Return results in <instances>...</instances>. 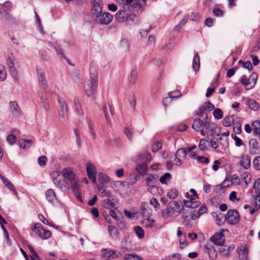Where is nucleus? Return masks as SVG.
Here are the masks:
<instances>
[{
  "instance_id": "obj_11",
  "label": "nucleus",
  "mask_w": 260,
  "mask_h": 260,
  "mask_svg": "<svg viewBox=\"0 0 260 260\" xmlns=\"http://www.w3.org/2000/svg\"><path fill=\"white\" fill-rule=\"evenodd\" d=\"M86 172L89 178L93 184H95L96 182V175L97 172L95 167L91 162H87L86 165Z\"/></svg>"
},
{
  "instance_id": "obj_12",
  "label": "nucleus",
  "mask_w": 260,
  "mask_h": 260,
  "mask_svg": "<svg viewBox=\"0 0 260 260\" xmlns=\"http://www.w3.org/2000/svg\"><path fill=\"white\" fill-rule=\"evenodd\" d=\"M113 16L109 12L102 13L98 18H96V22L102 24L107 25L109 24L113 20Z\"/></svg>"
},
{
  "instance_id": "obj_47",
  "label": "nucleus",
  "mask_w": 260,
  "mask_h": 260,
  "mask_svg": "<svg viewBox=\"0 0 260 260\" xmlns=\"http://www.w3.org/2000/svg\"><path fill=\"white\" fill-rule=\"evenodd\" d=\"M155 221L153 219H150V218L144 219V223L145 226L148 228L151 229L154 225Z\"/></svg>"
},
{
  "instance_id": "obj_37",
  "label": "nucleus",
  "mask_w": 260,
  "mask_h": 260,
  "mask_svg": "<svg viewBox=\"0 0 260 260\" xmlns=\"http://www.w3.org/2000/svg\"><path fill=\"white\" fill-rule=\"evenodd\" d=\"M32 144V141L31 140H21L19 141L20 147L22 148H28Z\"/></svg>"
},
{
  "instance_id": "obj_53",
  "label": "nucleus",
  "mask_w": 260,
  "mask_h": 260,
  "mask_svg": "<svg viewBox=\"0 0 260 260\" xmlns=\"http://www.w3.org/2000/svg\"><path fill=\"white\" fill-rule=\"evenodd\" d=\"M135 233L139 238H142L144 236V232L142 228L139 226H137L135 229Z\"/></svg>"
},
{
  "instance_id": "obj_13",
  "label": "nucleus",
  "mask_w": 260,
  "mask_h": 260,
  "mask_svg": "<svg viewBox=\"0 0 260 260\" xmlns=\"http://www.w3.org/2000/svg\"><path fill=\"white\" fill-rule=\"evenodd\" d=\"M63 179L66 180L69 182H71L76 178L74 172L69 168H64L61 172Z\"/></svg>"
},
{
  "instance_id": "obj_50",
  "label": "nucleus",
  "mask_w": 260,
  "mask_h": 260,
  "mask_svg": "<svg viewBox=\"0 0 260 260\" xmlns=\"http://www.w3.org/2000/svg\"><path fill=\"white\" fill-rule=\"evenodd\" d=\"M140 0H126V3L127 5H129L133 8H137L140 7Z\"/></svg>"
},
{
  "instance_id": "obj_8",
  "label": "nucleus",
  "mask_w": 260,
  "mask_h": 260,
  "mask_svg": "<svg viewBox=\"0 0 260 260\" xmlns=\"http://www.w3.org/2000/svg\"><path fill=\"white\" fill-rule=\"evenodd\" d=\"M103 206L106 209H117L118 208V203L116 201L113 195L109 196L108 198L105 199L102 202Z\"/></svg>"
},
{
  "instance_id": "obj_29",
  "label": "nucleus",
  "mask_w": 260,
  "mask_h": 260,
  "mask_svg": "<svg viewBox=\"0 0 260 260\" xmlns=\"http://www.w3.org/2000/svg\"><path fill=\"white\" fill-rule=\"evenodd\" d=\"M70 184V187L71 186L72 190L74 192L75 194L78 193V189L80 187V185L79 184V180L76 177L73 181L69 182Z\"/></svg>"
},
{
  "instance_id": "obj_62",
  "label": "nucleus",
  "mask_w": 260,
  "mask_h": 260,
  "mask_svg": "<svg viewBox=\"0 0 260 260\" xmlns=\"http://www.w3.org/2000/svg\"><path fill=\"white\" fill-rule=\"evenodd\" d=\"M162 144L160 142H157L152 145V151L156 152L161 148Z\"/></svg>"
},
{
  "instance_id": "obj_35",
  "label": "nucleus",
  "mask_w": 260,
  "mask_h": 260,
  "mask_svg": "<svg viewBox=\"0 0 260 260\" xmlns=\"http://www.w3.org/2000/svg\"><path fill=\"white\" fill-rule=\"evenodd\" d=\"M2 181L6 187H7L8 189L12 190L16 196L18 195L17 191L14 188L13 185L8 179L6 178H2Z\"/></svg>"
},
{
  "instance_id": "obj_38",
  "label": "nucleus",
  "mask_w": 260,
  "mask_h": 260,
  "mask_svg": "<svg viewBox=\"0 0 260 260\" xmlns=\"http://www.w3.org/2000/svg\"><path fill=\"white\" fill-rule=\"evenodd\" d=\"M248 105L250 109L253 111H257L259 109L258 104L254 100L251 99L247 101Z\"/></svg>"
},
{
  "instance_id": "obj_42",
  "label": "nucleus",
  "mask_w": 260,
  "mask_h": 260,
  "mask_svg": "<svg viewBox=\"0 0 260 260\" xmlns=\"http://www.w3.org/2000/svg\"><path fill=\"white\" fill-rule=\"evenodd\" d=\"M207 112V110L206 109V107H205L204 104L201 106L198 110L196 111L195 114L196 115H199L200 117H204V118L205 117L206 112Z\"/></svg>"
},
{
  "instance_id": "obj_7",
  "label": "nucleus",
  "mask_w": 260,
  "mask_h": 260,
  "mask_svg": "<svg viewBox=\"0 0 260 260\" xmlns=\"http://www.w3.org/2000/svg\"><path fill=\"white\" fill-rule=\"evenodd\" d=\"M0 19L6 24H11L16 22L15 18L0 6Z\"/></svg>"
},
{
  "instance_id": "obj_3",
  "label": "nucleus",
  "mask_w": 260,
  "mask_h": 260,
  "mask_svg": "<svg viewBox=\"0 0 260 260\" xmlns=\"http://www.w3.org/2000/svg\"><path fill=\"white\" fill-rule=\"evenodd\" d=\"M257 75L255 73H252L249 76V78L244 75L240 79L241 83L245 86V88L246 90H249L252 88L257 80Z\"/></svg>"
},
{
  "instance_id": "obj_15",
  "label": "nucleus",
  "mask_w": 260,
  "mask_h": 260,
  "mask_svg": "<svg viewBox=\"0 0 260 260\" xmlns=\"http://www.w3.org/2000/svg\"><path fill=\"white\" fill-rule=\"evenodd\" d=\"M251 195L254 200L260 197V178L255 181L253 185V189L251 190Z\"/></svg>"
},
{
  "instance_id": "obj_43",
  "label": "nucleus",
  "mask_w": 260,
  "mask_h": 260,
  "mask_svg": "<svg viewBox=\"0 0 260 260\" xmlns=\"http://www.w3.org/2000/svg\"><path fill=\"white\" fill-rule=\"evenodd\" d=\"M181 255L179 253H173L171 255L167 256L161 260H180L181 259Z\"/></svg>"
},
{
  "instance_id": "obj_51",
  "label": "nucleus",
  "mask_w": 260,
  "mask_h": 260,
  "mask_svg": "<svg viewBox=\"0 0 260 260\" xmlns=\"http://www.w3.org/2000/svg\"><path fill=\"white\" fill-rule=\"evenodd\" d=\"M171 178V175L169 173H165L159 179V181L162 184H167V180Z\"/></svg>"
},
{
  "instance_id": "obj_39",
  "label": "nucleus",
  "mask_w": 260,
  "mask_h": 260,
  "mask_svg": "<svg viewBox=\"0 0 260 260\" xmlns=\"http://www.w3.org/2000/svg\"><path fill=\"white\" fill-rule=\"evenodd\" d=\"M108 231L110 234V236L113 239H117L118 237V232L116 228L112 225H110L108 226Z\"/></svg>"
},
{
  "instance_id": "obj_52",
  "label": "nucleus",
  "mask_w": 260,
  "mask_h": 260,
  "mask_svg": "<svg viewBox=\"0 0 260 260\" xmlns=\"http://www.w3.org/2000/svg\"><path fill=\"white\" fill-rule=\"evenodd\" d=\"M213 114L215 118L217 119H220L223 117L222 111L219 108L215 109L213 112Z\"/></svg>"
},
{
  "instance_id": "obj_58",
  "label": "nucleus",
  "mask_w": 260,
  "mask_h": 260,
  "mask_svg": "<svg viewBox=\"0 0 260 260\" xmlns=\"http://www.w3.org/2000/svg\"><path fill=\"white\" fill-rule=\"evenodd\" d=\"M167 196L172 199H175L178 196V190L176 189H173L169 191L167 193Z\"/></svg>"
},
{
  "instance_id": "obj_34",
  "label": "nucleus",
  "mask_w": 260,
  "mask_h": 260,
  "mask_svg": "<svg viewBox=\"0 0 260 260\" xmlns=\"http://www.w3.org/2000/svg\"><path fill=\"white\" fill-rule=\"evenodd\" d=\"M98 180L101 184H104L110 181L109 177L103 173L98 174Z\"/></svg>"
},
{
  "instance_id": "obj_33",
  "label": "nucleus",
  "mask_w": 260,
  "mask_h": 260,
  "mask_svg": "<svg viewBox=\"0 0 260 260\" xmlns=\"http://www.w3.org/2000/svg\"><path fill=\"white\" fill-rule=\"evenodd\" d=\"M209 146V142L207 140L202 138L200 140L199 144V148L202 151H205L208 149Z\"/></svg>"
},
{
  "instance_id": "obj_60",
  "label": "nucleus",
  "mask_w": 260,
  "mask_h": 260,
  "mask_svg": "<svg viewBox=\"0 0 260 260\" xmlns=\"http://www.w3.org/2000/svg\"><path fill=\"white\" fill-rule=\"evenodd\" d=\"M181 93L180 91L176 90L174 91H171L169 93V96L171 98V99H176L181 96Z\"/></svg>"
},
{
  "instance_id": "obj_64",
  "label": "nucleus",
  "mask_w": 260,
  "mask_h": 260,
  "mask_svg": "<svg viewBox=\"0 0 260 260\" xmlns=\"http://www.w3.org/2000/svg\"><path fill=\"white\" fill-rule=\"evenodd\" d=\"M233 182L230 179H225L220 184L221 187H229L232 184Z\"/></svg>"
},
{
  "instance_id": "obj_40",
  "label": "nucleus",
  "mask_w": 260,
  "mask_h": 260,
  "mask_svg": "<svg viewBox=\"0 0 260 260\" xmlns=\"http://www.w3.org/2000/svg\"><path fill=\"white\" fill-rule=\"evenodd\" d=\"M174 212L172 210L169 205L168 204V207L166 209L162 210L161 215L164 218H167L169 216L173 215Z\"/></svg>"
},
{
  "instance_id": "obj_32",
  "label": "nucleus",
  "mask_w": 260,
  "mask_h": 260,
  "mask_svg": "<svg viewBox=\"0 0 260 260\" xmlns=\"http://www.w3.org/2000/svg\"><path fill=\"white\" fill-rule=\"evenodd\" d=\"M239 258L241 260H246L248 255V250L246 248L242 247L238 251Z\"/></svg>"
},
{
  "instance_id": "obj_41",
  "label": "nucleus",
  "mask_w": 260,
  "mask_h": 260,
  "mask_svg": "<svg viewBox=\"0 0 260 260\" xmlns=\"http://www.w3.org/2000/svg\"><path fill=\"white\" fill-rule=\"evenodd\" d=\"M125 11L124 10L118 11L115 15V19L119 22H122L124 20Z\"/></svg>"
},
{
  "instance_id": "obj_26",
  "label": "nucleus",
  "mask_w": 260,
  "mask_h": 260,
  "mask_svg": "<svg viewBox=\"0 0 260 260\" xmlns=\"http://www.w3.org/2000/svg\"><path fill=\"white\" fill-rule=\"evenodd\" d=\"M105 252L103 253L104 256L106 259H113L118 257L117 251L113 250H105Z\"/></svg>"
},
{
  "instance_id": "obj_5",
  "label": "nucleus",
  "mask_w": 260,
  "mask_h": 260,
  "mask_svg": "<svg viewBox=\"0 0 260 260\" xmlns=\"http://www.w3.org/2000/svg\"><path fill=\"white\" fill-rule=\"evenodd\" d=\"M36 70L39 85L47 91L48 88L47 86V81L45 76V71L44 69L39 66H37Z\"/></svg>"
},
{
  "instance_id": "obj_30",
  "label": "nucleus",
  "mask_w": 260,
  "mask_h": 260,
  "mask_svg": "<svg viewBox=\"0 0 260 260\" xmlns=\"http://www.w3.org/2000/svg\"><path fill=\"white\" fill-rule=\"evenodd\" d=\"M119 47L123 51H128L129 49V44L128 40L125 39H122L119 43Z\"/></svg>"
},
{
  "instance_id": "obj_55",
  "label": "nucleus",
  "mask_w": 260,
  "mask_h": 260,
  "mask_svg": "<svg viewBox=\"0 0 260 260\" xmlns=\"http://www.w3.org/2000/svg\"><path fill=\"white\" fill-rule=\"evenodd\" d=\"M102 8L92 7L91 9L92 13L96 17V18H98L99 16L102 14Z\"/></svg>"
},
{
  "instance_id": "obj_9",
  "label": "nucleus",
  "mask_w": 260,
  "mask_h": 260,
  "mask_svg": "<svg viewBox=\"0 0 260 260\" xmlns=\"http://www.w3.org/2000/svg\"><path fill=\"white\" fill-rule=\"evenodd\" d=\"M53 182L54 185L63 191H66L70 189V184L69 182L65 179H61L59 176L53 178Z\"/></svg>"
},
{
  "instance_id": "obj_63",
  "label": "nucleus",
  "mask_w": 260,
  "mask_h": 260,
  "mask_svg": "<svg viewBox=\"0 0 260 260\" xmlns=\"http://www.w3.org/2000/svg\"><path fill=\"white\" fill-rule=\"evenodd\" d=\"M47 160V159L45 156H40L38 159V164L41 166H44L46 165Z\"/></svg>"
},
{
  "instance_id": "obj_48",
  "label": "nucleus",
  "mask_w": 260,
  "mask_h": 260,
  "mask_svg": "<svg viewBox=\"0 0 260 260\" xmlns=\"http://www.w3.org/2000/svg\"><path fill=\"white\" fill-rule=\"evenodd\" d=\"M7 78V71L5 67L0 64V81H4Z\"/></svg>"
},
{
  "instance_id": "obj_2",
  "label": "nucleus",
  "mask_w": 260,
  "mask_h": 260,
  "mask_svg": "<svg viewBox=\"0 0 260 260\" xmlns=\"http://www.w3.org/2000/svg\"><path fill=\"white\" fill-rule=\"evenodd\" d=\"M91 80H89L84 86L85 91L88 96H92L95 93L98 86V77L96 71L94 68L90 69Z\"/></svg>"
},
{
  "instance_id": "obj_16",
  "label": "nucleus",
  "mask_w": 260,
  "mask_h": 260,
  "mask_svg": "<svg viewBox=\"0 0 260 260\" xmlns=\"http://www.w3.org/2000/svg\"><path fill=\"white\" fill-rule=\"evenodd\" d=\"M189 200H184V204L187 208H196L200 206L201 203L197 198L188 197Z\"/></svg>"
},
{
  "instance_id": "obj_54",
  "label": "nucleus",
  "mask_w": 260,
  "mask_h": 260,
  "mask_svg": "<svg viewBox=\"0 0 260 260\" xmlns=\"http://www.w3.org/2000/svg\"><path fill=\"white\" fill-rule=\"evenodd\" d=\"M254 169L256 170H260V156L255 157L253 160Z\"/></svg>"
},
{
  "instance_id": "obj_49",
  "label": "nucleus",
  "mask_w": 260,
  "mask_h": 260,
  "mask_svg": "<svg viewBox=\"0 0 260 260\" xmlns=\"http://www.w3.org/2000/svg\"><path fill=\"white\" fill-rule=\"evenodd\" d=\"M251 177V175L248 172H245L242 175V180L244 181L246 186L250 182Z\"/></svg>"
},
{
  "instance_id": "obj_61",
  "label": "nucleus",
  "mask_w": 260,
  "mask_h": 260,
  "mask_svg": "<svg viewBox=\"0 0 260 260\" xmlns=\"http://www.w3.org/2000/svg\"><path fill=\"white\" fill-rule=\"evenodd\" d=\"M228 246L225 245L223 247H221L220 249V252L221 254H222L224 256H225L226 257H228L229 256V250L228 249Z\"/></svg>"
},
{
  "instance_id": "obj_25",
  "label": "nucleus",
  "mask_w": 260,
  "mask_h": 260,
  "mask_svg": "<svg viewBox=\"0 0 260 260\" xmlns=\"http://www.w3.org/2000/svg\"><path fill=\"white\" fill-rule=\"evenodd\" d=\"M148 168L147 163L145 162H140L137 165L136 170L140 175H143Z\"/></svg>"
},
{
  "instance_id": "obj_27",
  "label": "nucleus",
  "mask_w": 260,
  "mask_h": 260,
  "mask_svg": "<svg viewBox=\"0 0 260 260\" xmlns=\"http://www.w3.org/2000/svg\"><path fill=\"white\" fill-rule=\"evenodd\" d=\"M151 159V157L149 153L145 152L142 154H140L137 156L138 161L141 162H149Z\"/></svg>"
},
{
  "instance_id": "obj_28",
  "label": "nucleus",
  "mask_w": 260,
  "mask_h": 260,
  "mask_svg": "<svg viewBox=\"0 0 260 260\" xmlns=\"http://www.w3.org/2000/svg\"><path fill=\"white\" fill-rule=\"evenodd\" d=\"M169 205L173 212L175 211L178 213L181 212V210L183 207V206L181 207V205L178 202L174 201L170 202Z\"/></svg>"
},
{
  "instance_id": "obj_57",
  "label": "nucleus",
  "mask_w": 260,
  "mask_h": 260,
  "mask_svg": "<svg viewBox=\"0 0 260 260\" xmlns=\"http://www.w3.org/2000/svg\"><path fill=\"white\" fill-rule=\"evenodd\" d=\"M88 126L89 129V132L91 133L93 139L96 138V133L94 129V125L90 121H88Z\"/></svg>"
},
{
  "instance_id": "obj_1",
  "label": "nucleus",
  "mask_w": 260,
  "mask_h": 260,
  "mask_svg": "<svg viewBox=\"0 0 260 260\" xmlns=\"http://www.w3.org/2000/svg\"><path fill=\"white\" fill-rule=\"evenodd\" d=\"M207 119L208 115L206 114L203 120L200 118L194 119L192 124V128L196 131L199 132L200 128L202 127H204L206 130V137L208 139H210V137L212 138L215 135L219 136V132H217L218 129L217 125L208 121Z\"/></svg>"
},
{
  "instance_id": "obj_20",
  "label": "nucleus",
  "mask_w": 260,
  "mask_h": 260,
  "mask_svg": "<svg viewBox=\"0 0 260 260\" xmlns=\"http://www.w3.org/2000/svg\"><path fill=\"white\" fill-rule=\"evenodd\" d=\"M249 153L250 154H255L258 150V143L255 139H251L249 141Z\"/></svg>"
},
{
  "instance_id": "obj_31",
  "label": "nucleus",
  "mask_w": 260,
  "mask_h": 260,
  "mask_svg": "<svg viewBox=\"0 0 260 260\" xmlns=\"http://www.w3.org/2000/svg\"><path fill=\"white\" fill-rule=\"evenodd\" d=\"M192 67L195 71H199L200 67V57L198 53H196L193 57Z\"/></svg>"
},
{
  "instance_id": "obj_23",
  "label": "nucleus",
  "mask_w": 260,
  "mask_h": 260,
  "mask_svg": "<svg viewBox=\"0 0 260 260\" xmlns=\"http://www.w3.org/2000/svg\"><path fill=\"white\" fill-rule=\"evenodd\" d=\"M205 251L209 255L210 259L214 260L216 258L217 251L212 246L206 245L204 246Z\"/></svg>"
},
{
  "instance_id": "obj_24",
  "label": "nucleus",
  "mask_w": 260,
  "mask_h": 260,
  "mask_svg": "<svg viewBox=\"0 0 260 260\" xmlns=\"http://www.w3.org/2000/svg\"><path fill=\"white\" fill-rule=\"evenodd\" d=\"M235 118L237 119L234 115L225 116L223 120V125L226 127L230 126L232 125H235L236 124Z\"/></svg>"
},
{
  "instance_id": "obj_45",
  "label": "nucleus",
  "mask_w": 260,
  "mask_h": 260,
  "mask_svg": "<svg viewBox=\"0 0 260 260\" xmlns=\"http://www.w3.org/2000/svg\"><path fill=\"white\" fill-rule=\"evenodd\" d=\"M188 17L189 16L188 15H185L183 17V18L180 21L179 23L175 26L174 30L177 31H179L180 30L181 26L184 25L186 23V22L188 21Z\"/></svg>"
},
{
  "instance_id": "obj_17",
  "label": "nucleus",
  "mask_w": 260,
  "mask_h": 260,
  "mask_svg": "<svg viewBox=\"0 0 260 260\" xmlns=\"http://www.w3.org/2000/svg\"><path fill=\"white\" fill-rule=\"evenodd\" d=\"M145 181L149 191L151 192L153 189H155L154 184L157 182V178L154 175L149 174Z\"/></svg>"
},
{
  "instance_id": "obj_10",
  "label": "nucleus",
  "mask_w": 260,
  "mask_h": 260,
  "mask_svg": "<svg viewBox=\"0 0 260 260\" xmlns=\"http://www.w3.org/2000/svg\"><path fill=\"white\" fill-rule=\"evenodd\" d=\"M58 107L57 110L59 117L64 118L68 114V107L65 101L61 98H58Z\"/></svg>"
},
{
  "instance_id": "obj_21",
  "label": "nucleus",
  "mask_w": 260,
  "mask_h": 260,
  "mask_svg": "<svg viewBox=\"0 0 260 260\" xmlns=\"http://www.w3.org/2000/svg\"><path fill=\"white\" fill-rule=\"evenodd\" d=\"M240 165L245 169H248L250 167L251 159L247 154H243L241 157Z\"/></svg>"
},
{
  "instance_id": "obj_4",
  "label": "nucleus",
  "mask_w": 260,
  "mask_h": 260,
  "mask_svg": "<svg viewBox=\"0 0 260 260\" xmlns=\"http://www.w3.org/2000/svg\"><path fill=\"white\" fill-rule=\"evenodd\" d=\"M31 229L42 239H48L51 236V232L43 229L40 223H36Z\"/></svg>"
},
{
  "instance_id": "obj_44",
  "label": "nucleus",
  "mask_w": 260,
  "mask_h": 260,
  "mask_svg": "<svg viewBox=\"0 0 260 260\" xmlns=\"http://www.w3.org/2000/svg\"><path fill=\"white\" fill-rule=\"evenodd\" d=\"M187 154V150L184 148L179 149L175 154L177 157L184 158Z\"/></svg>"
},
{
  "instance_id": "obj_19",
  "label": "nucleus",
  "mask_w": 260,
  "mask_h": 260,
  "mask_svg": "<svg viewBox=\"0 0 260 260\" xmlns=\"http://www.w3.org/2000/svg\"><path fill=\"white\" fill-rule=\"evenodd\" d=\"M45 197L46 200L52 204H55L57 202V198L54 190L52 189H49L46 191Z\"/></svg>"
},
{
  "instance_id": "obj_36",
  "label": "nucleus",
  "mask_w": 260,
  "mask_h": 260,
  "mask_svg": "<svg viewBox=\"0 0 260 260\" xmlns=\"http://www.w3.org/2000/svg\"><path fill=\"white\" fill-rule=\"evenodd\" d=\"M138 78V72L136 69H133L131 71L130 74V78L129 79V83L131 85H134L136 83V80Z\"/></svg>"
},
{
  "instance_id": "obj_6",
  "label": "nucleus",
  "mask_w": 260,
  "mask_h": 260,
  "mask_svg": "<svg viewBox=\"0 0 260 260\" xmlns=\"http://www.w3.org/2000/svg\"><path fill=\"white\" fill-rule=\"evenodd\" d=\"M240 217L239 212L235 209H230L228 211L225 219L227 222L231 225L239 223Z\"/></svg>"
},
{
  "instance_id": "obj_14",
  "label": "nucleus",
  "mask_w": 260,
  "mask_h": 260,
  "mask_svg": "<svg viewBox=\"0 0 260 260\" xmlns=\"http://www.w3.org/2000/svg\"><path fill=\"white\" fill-rule=\"evenodd\" d=\"M211 241L215 245L220 246L223 244L224 238L222 233H216L210 239Z\"/></svg>"
},
{
  "instance_id": "obj_56",
  "label": "nucleus",
  "mask_w": 260,
  "mask_h": 260,
  "mask_svg": "<svg viewBox=\"0 0 260 260\" xmlns=\"http://www.w3.org/2000/svg\"><path fill=\"white\" fill-rule=\"evenodd\" d=\"M239 63L241 64L243 66V68L247 69L248 70H252L253 68L252 64L250 61L244 62L242 60H239Z\"/></svg>"
},
{
  "instance_id": "obj_46",
  "label": "nucleus",
  "mask_w": 260,
  "mask_h": 260,
  "mask_svg": "<svg viewBox=\"0 0 260 260\" xmlns=\"http://www.w3.org/2000/svg\"><path fill=\"white\" fill-rule=\"evenodd\" d=\"M124 260H142L141 258L135 254H126L123 257Z\"/></svg>"
},
{
  "instance_id": "obj_18",
  "label": "nucleus",
  "mask_w": 260,
  "mask_h": 260,
  "mask_svg": "<svg viewBox=\"0 0 260 260\" xmlns=\"http://www.w3.org/2000/svg\"><path fill=\"white\" fill-rule=\"evenodd\" d=\"M140 210L144 219L149 218L151 215V210L146 203H143L140 206Z\"/></svg>"
},
{
  "instance_id": "obj_59",
  "label": "nucleus",
  "mask_w": 260,
  "mask_h": 260,
  "mask_svg": "<svg viewBox=\"0 0 260 260\" xmlns=\"http://www.w3.org/2000/svg\"><path fill=\"white\" fill-rule=\"evenodd\" d=\"M49 43L51 47H52L56 51V53L58 56H63V53H62L61 49L59 47L56 46L51 42H49Z\"/></svg>"
},
{
  "instance_id": "obj_22",
  "label": "nucleus",
  "mask_w": 260,
  "mask_h": 260,
  "mask_svg": "<svg viewBox=\"0 0 260 260\" xmlns=\"http://www.w3.org/2000/svg\"><path fill=\"white\" fill-rule=\"evenodd\" d=\"M10 107L12 114L15 116L17 117L20 115V109L17 103L14 101L10 103Z\"/></svg>"
}]
</instances>
